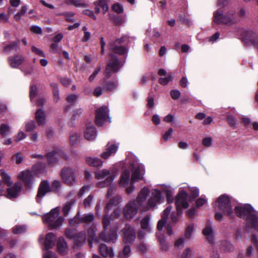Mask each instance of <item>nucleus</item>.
Masks as SVG:
<instances>
[{"label": "nucleus", "instance_id": "obj_34", "mask_svg": "<svg viewBox=\"0 0 258 258\" xmlns=\"http://www.w3.org/2000/svg\"><path fill=\"white\" fill-rule=\"evenodd\" d=\"M150 219V216L147 215L141 220L140 223L141 228L148 232H151L152 229Z\"/></svg>", "mask_w": 258, "mask_h": 258}, {"label": "nucleus", "instance_id": "obj_35", "mask_svg": "<svg viewBox=\"0 0 258 258\" xmlns=\"http://www.w3.org/2000/svg\"><path fill=\"white\" fill-rule=\"evenodd\" d=\"M121 198L120 196H115L107 204L104 212L107 213L108 211L112 209L114 206H117L119 203L121 202Z\"/></svg>", "mask_w": 258, "mask_h": 258}, {"label": "nucleus", "instance_id": "obj_4", "mask_svg": "<svg viewBox=\"0 0 258 258\" xmlns=\"http://www.w3.org/2000/svg\"><path fill=\"white\" fill-rule=\"evenodd\" d=\"M130 165L133 173L131 178V185L126 188L127 194H131L134 192L135 182L136 180L142 179L145 172L144 165L139 162L138 159L135 158L132 161H130Z\"/></svg>", "mask_w": 258, "mask_h": 258}, {"label": "nucleus", "instance_id": "obj_62", "mask_svg": "<svg viewBox=\"0 0 258 258\" xmlns=\"http://www.w3.org/2000/svg\"><path fill=\"white\" fill-rule=\"evenodd\" d=\"M83 14L85 15L90 17L94 20H96V17L94 15V12L92 10H85L84 11Z\"/></svg>", "mask_w": 258, "mask_h": 258}, {"label": "nucleus", "instance_id": "obj_3", "mask_svg": "<svg viewBox=\"0 0 258 258\" xmlns=\"http://www.w3.org/2000/svg\"><path fill=\"white\" fill-rule=\"evenodd\" d=\"M229 0H219L218 2V10L214 15V22L217 24H230L238 21L236 15L232 12H229L226 15L223 16V11L221 10L229 4Z\"/></svg>", "mask_w": 258, "mask_h": 258}, {"label": "nucleus", "instance_id": "obj_29", "mask_svg": "<svg viewBox=\"0 0 258 258\" xmlns=\"http://www.w3.org/2000/svg\"><path fill=\"white\" fill-rule=\"evenodd\" d=\"M161 190L165 193L166 196L167 201L168 203L173 202V189L169 185L162 184L160 186Z\"/></svg>", "mask_w": 258, "mask_h": 258}, {"label": "nucleus", "instance_id": "obj_18", "mask_svg": "<svg viewBox=\"0 0 258 258\" xmlns=\"http://www.w3.org/2000/svg\"><path fill=\"white\" fill-rule=\"evenodd\" d=\"M123 241L125 243H131L136 238V233L135 228L130 224H126L122 230Z\"/></svg>", "mask_w": 258, "mask_h": 258}, {"label": "nucleus", "instance_id": "obj_23", "mask_svg": "<svg viewBox=\"0 0 258 258\" xmlns=\"http://www.w3.org/2000/svg\"><path fill=\"white\" fill-rule=\"evenodd\" d=\"M50 190L49 184L46 181H43L41 182L38 191L37 195L36 200L38 203H40L41 199L45 195V194L49 192Z\"/></svg>", "mask_w": 258, "mask_h": 258}, {"label": "nucleus", "instance_id": "obj_63", "mask_svg": "<svg viewBox=\"0 0 258 258\" xmlns=\"http://www.w3.org/2000/svg\"><path fill=\"white\" fill-rule=\"evenodd\" d=\"M184 239L183 238L178 239L175 243V246L176 248H181L184 246Z\"/></svg>", "mask_w": 258, "mask_h": 258}, {"label": "nucleus", "instance_id": "obj_42", "mask_svg": "<svg viewBox=\"0 0 258 258\" xmlns=\"http://www.w3.org/2000/svg\"><path fill=\"white\" fill-rule=\"evenodd\" d=\"M131 249L129 246L124 247L122 251L119 253L120 258H128L131 255Z\"/></svg>", "mask_w": 258, "mask_h": 258}, {"label": "nucleus", "instance_id": "obj_2", "mask_svg": "<svg viewBox=\"0 0 258 258\" xmlns=\"http://www.w3.org/2000/svg\"><path fill=\"white\" fill-rule=\"evenodd\" d=\"M236 215L247 221V227L258 230V219L256 212L249 205H239L235 208Z\"/></svg>", "mask_w": 258, "mask_h": 258}, {"label": "nucleus", "instance_id": "obj_21", "mask_svg": "<svg viewBox=\"0 0 258 258\" xmlns=\"http://www.w3.org/2000/svg\"><path fill=\"white\" fill-rule=\"evenodd\" d=\"M119 145L118 143L115 141L109 142L106 146L105 150L101 154V157L106 159L112 155L115 154L118 150Z\"/></svg>", "mask_w": 258, "mask_h": 258}, {"label": "nucleus", "instance_id": "obj_56", "mask_svg": "<svg viewBox=\"0 0 258 258\" xmlns=\"http://www.w3.org/2000/svg\"><path fill=\"white\" fill-rule=\"evenodd\" d=\"M32 51L40 57H45V54L43 51L35 46L32 47Z\"/></svg>", "mask_w": 258, "mask_h": 258}, {"label": "nucleus", "instance_id": "obj_49", "mask_svg": "<svg viewBox=\"0 0 258 258\" xmlns=\"http://www.w3.org/2000/svg\"><path fill=\"white\" fill-rule=\"evenodd\" d=\"M117 86V84L115 82H107L104 86V88L107 91H111L115 89Z\"/></svg>", "mask_w": 258, "mask_h": 258}, {"label": "nucleus", "instance_id": "obj_20", "mask_svg": "<svg viewBox=\"0 0 258 258\" xmlns=\"http://www.w3.org/2000/svg\"><path fill=\"white\" fill-rule=\"evenodd\" d=\"M48 163L53 164L56 163L60 158L67 160V155L60 149L56 148L47 154Z\"/></svg>", "mask_w": 258, "mask_h": 258}, {"label": "nucleus", "instance_id": "obj_55", "mask_svg": "<svg viewBox=\"0 0 258 258\" xmlns=\"http://www.w3.org/2000/svg\"><path fill=\"white\" fill-rule=\"evenodd\" d=\"M172 98L174 100L177 99L180 96V92L177 90H172L170 92Z\"/></svg>", "mask_w": 258, "mask_h": 258}, {"label": "nucleus", "instance_id": "obj_54", "mask_svg": "<svg viewBox=\"0 0 258 258\" xmlns=\"http://www.w3.org/2000/svg\"><path fill=\"white\" fill-rule=\"evenodd\" d=\"M37 93V87L35 85H32L30 87V96L32 100L35 96Z\"/></svg>", "mask_w": 258, "mask_h": 258}, {"label": "nucleus", "instance_id": "obj_5", "mask_svg": "<svg viewBox=\"0 0 258 258\" xmlns=\"http://www.w3.org/2000/svg\"><path fill=\"white\" fill-rule=\"evenodd\" d=\"M0 176L3 181L6 183L8 186H11L7 189V194L6 197L10 199H13L17 198L19 195L22 189V184L20 182H16L13 186V181L9 175L6 173L3 170H0Z\"/></svg>", "mask_w": 258, "mask_h": 258}, {"label": "nucleus", "instance_id": "obj_53", "mask_svg": "<svg viewBox=\"0 0 258 258\" xmlns=\"http://www.w3.org/2000/svg\"><path fill=\"white\" fill-rule=\"evenodd\" d=\"M10 15L4 13H0V22L6 23L9 22Z\"/></svg>", "mask_w": 258, "mask_h": 258}, {"label": "nucleus", "instance_id": "obj_60", "mask_svg": "<svg viewBox=\"0 0 258 258\" xmlns=\"http://www.w3.org/2000/svg\"><path fill=\"white\" fill-rule=\"evenodd\" d=\"M77 95L75 94H71L67 97V100L69 103H73L77 100Z\"/></svg>", "mask_w": 258, "mask_h": 258}, {"label": "nucleus", "instance_id": "obj_37", "mask_svg": "<svg viewBox=\"0 0 258 258\" xmlns=\"http://www.w3.org/2000/svg\"><path fill=\"white\" fill-rule=\"evenodd\" d=\"M55 238V235L52 233H49L46 235L44 241V247L46 250L52 248L54 245Z\"/></svg>", "mask_w": 258, "mask_h": 258}, {"label": "nucleus", "instance_id": "obj_30", "mask_svg": "<svg viewBox=\"0 0 258 258\" xmlns=\"http://www.w3.org/2000/svg\"><path fill=\"white\" fill-rule=\"evenodd\" d=\"M99 249L101 254L104 257H112L114 255L112 248L107 246L106 244H101Z\"/></svg>", "mask_w": 258, "mask_h": 258}, {"label": "nucleus", "instance_id": "obj_32", "mask_svg": "<svg viewBox=\"0 0 258 258\" xmlns=\"http://www.w3.org/2000/svg\"><path fill=\"white\" fill-rule=\"evenodd\" d=\"M130 180V172L127 170H124L120 175L119 184L120 186L125 187L127 185Z\"/></svg>", "mask_w": 258, "mask_h": 258}, {"label": "nucleus", "instance_id": "obj_25", "mask_svg": "<svg viewBox=\"0 0 258 258\" xmlns=\"http://www.w3.org/2000/svg\"><path fill=\"white\" fill-rule=\"evenodd\" d=\"M158 74L161 76L159 79V83L162 85H166L169 82L172 81L173 77L170 74H167L166 71L160 69L159 70Z\"/></svg>", "mask_w": 258, "mask_h": 258}, {"label": "nucleus", "instance_id": "obj_28", "mask_svg": "<svg viewBox=\"0 0 258 258\" xmlns=\"http://www.w3.org/2000/svg\"><path fill=\"white\" fill-rule=\"evenodd\" d=\"M108 0H98L95 3V13L98 14L100 12V9L101 8L103 12L105 14L108 10Z\"/></svg>", "mask_w": 258, "mask_h": 258}, {"label": "nucleus", "instance_id": "obj_14", "mask_svg": "<svg viewBox=\"0 0 258 258\" xmlns=\"http://www.w3.org/2000/svg\"><path fill=\"white\" fill-rule=\"evenodd\" d=\"M218 203L219 209L224 214L231 217L233 212L229 198L225 195L221 196L218 199Z\"/></svg>", "mask_w": 258, "mask_h": 258}, {"label": "nucleus", "instance_id": "obj_44", "mask_svg": "<svg viewBox=\"0 0 258 258\" xmlns=\"http://www.w3.org/2000/svg\"><path fill=\"white\" fill-rule=\"evenodd\" d=\"M195 231V227L194 225L192 224L188 225L186 229L185 237L187 239L191 238L193 236Z\"/></svg>", "mask_w": 258, "mask_h": 258}, {"label": "nucleus", "instance_id": "obj_7", "mask_svg": "<svg viewBox=\"0 0 258 258\" xmlns=\"http://www.w3.org/2000/svg\"><path fill=\"white\" fill-rule=\"evenodd\" d=\"M117 174L113 168L103 169L97 171L95 173V178L98 180H102L96 183L98 187L103 188L109 186L113 181Z\"/></svg>", "mask_w": 258, "mask_h": 258}, {"label": "nucleus", "instance_id": "obj_61", "mask_svg": "<svg viewBox=\"0 0 258 258\" xmlns=\"http://www.w3.org/2000/svg\"><path fill=\"white\" fill-rule=\"evenodd\" d=\"M120 216V210L119 209H116L114 210L111 215V219L113 220L116 219H118Z\"/></svg>", "mask_w": 258, "mask_h": 258}, {"label": "nucleus", "instance_id": "obj_27", "mask_svg": "<svg viewBox=\"0 0 258 258\" xmlns=\"http://www.w3.org/2000/svg\"><path fill=\"white\" fill-rule=\"evenodd\" d=\"M149 193L150 190L147 187H145L142 188L137 197L136 203L140 207L142 206L143 203L146 200Z\"/></svg>", "mask_w": 258, "mask_h": 258}, {"label": "nucleus", "instance_id": "obj_24", "mask_svg": "<svg viewBox=\"0 0 258 258\" xmlns=\"http://www.w3.org/2000/svg\"><path fill=\"white\" fill-rule=\"evenodd\" d=\"M10 66L12 68H18L24 61V57L21 55H16L8 58Z\"/></svg>", "mask_w": 258, "mask_h": 258}, {"label": "nucleus", "instance_id": "obj_1", "mask_svg": "<svg viewBox=\"0 0 258 258\" xmlns=\"http://www.w3.org/2000/svg\"><path fill=\"white\" fill-rule=\"evenodd\" d=\"M102 222L104 227V231L100 234L98 238L95 237L96 228L95 227H91V228L88 230V236L90 238L88 240L90 248L93 247V242L99 243L101 241H103L106 242H115L117 239V235L116 231H112L108 236L105 235V231L110 224L109 219L106 215L103 217Z\"/></svg>", "mask_w": 258, "mask_h": 258}, {"label": "nucleus", "instance_id": "obj_51", "mask_svg": "<svg viewBox=\"0 0 258 258\" xmlns=\"http://www.w3.org/2000/svg\"><path fill=\"white\" fill-rule=\"evenodd\" d=\"M192 254V250L189 248H186L180 255L181 258H188L191 256Z\"/></svg>", "mask_w": 258, "mask_h": 258}, {"label": "nucleus", "instance_id": "obj_6", "mask_svg": "<svg viewBox=\"0 0 258 258\" xmlns=\"http://www.w3.org/2000/svg\"><path fill=\"white\" fill-rule=\"evenodd\" d=\"M59 208L52 209L48 213L42 215V219L44 223L50 229L59 228L64 221V218L59 215Z\"/></svg>", "mask_w": 258, "mask_h": 258}, {"label": "nucleus", "instance_id": "obj_12", "mask_svg": "<svg viewBox=\"0 0 258 258\" xmlns=\"http://www.w3.org/2000/svg\"><path fill=\"white\" fill-rule=\"evenodd\" d=\"M140 207L135 201H130L123 209V214L124 217L128 220L135 217L138 213Z\"/></svg>", "mask_w": 258, "mask_h": 258}, {"label": "nucleus", "instance_id": "obj_48", "mask_svg": "<svg viewBox=\"0 0 258 258\" xmlns=\"http://www.w3.org/2000/svg\"><path fill=\"white\" fill-rule=\"evenodd\" d=\"M51 86L53 87V94L54 96V100L57 102L59 100V92L57 86L54 84H51Z\"/></svg>", "mask_w": 258, "mask_h": 258}, {"label": "nucleus", "instance_id": "obj_46", "mask_svg": "<svg viewBox=\"0 0 258 258\" xmlns=\"http://www.w3.org/2000/svg\"><path fill=\"white\" fill-rule=\"evenodd\" d=\"M10 132V127L8 125L3 124L0 126V133L2 136L5 137L8 135Z\"/></svg>", "mask_w": 258, "mask_h": 258}, {"label": "nucleus", "instance_id": "obj_22", "mask_svg": "<svg viewBox=\"0 0 258 258\" xmlns=\"http://www.w3.org/2000/svg\"><path fill=\"white\" fill-rule=\"evenodd\" d=\"M110 55L111 58L106 69V74L108 75V76L111 72H117L122 67V64L116 57L113 56L112 54H110Z\"/></svg>", "mask_w": 258, "mask_h": 258}, {"label": "nucleus", "instance_id": "obj_31", "mask_svg": "<svg viewBox=\"0 0 258 258\" xmlns=\"http://www.w3.org/2000/svg\"><path fill=\"white\" fill-rule=\"evenodd\" d=\"M203 234L206 237L209 243H212L214 242V232L210 223H208L206 227L203 230Z\"/></svg>", "mask_w": 258, "mask_h": 258}, {"label": "nucleus", "instance_id": "obj_26", "mask_svg": "<svg viewBox=\"0 0 258 258\" xmlns=\"http://www.w3.org/2000/svg\"><path fill=\"white\" fill-rule=\"evenodd\" d=\"M84 136L85 139L88 141L94 140L97 136L95 127L91 124H88L84 131Z\"/></svg>", "mask_w": 258, "mask_h": 258}, {"label": "nucleus", "instance_id": "obj_50", "mask_svg": "<svg viewBox=\"0 0 258 258\" xmlns=\"http://www.w3.org/2000/svg\"><path fill=\"white\" fill-rule=\"evenodd\" d=\"M36 126L34 121H30L26 124V131L27 132H32L35 128Z\"/></svg>", "mask_w": 258, "mask_h": 258}, {"label": "nucleus", "instance_id": "obj_57", "mask_svg": "<svg viewBox=\"0 0 258 258\" xmlns=\"http://www.w3.org/2000/svg\"><path fill=\"white\" fill-rule=\"evenodd\" d=\"M90 190V187L88 185H84L83 186L82 188L80 189L78 193V196L80 197H81L83 196V195L86 193L88 192Z\"/></svg>", "mask_w": 258, "mask_h": 258}, {"label": "nucleus", "instance_id": "obj_10", "mask_svg": "<svg viewBox=\"0 0 258 258\" xmlns=\"http://www.w3.org/2000/svg\"><path fill=\"white\" fill-rule=\"evenodd\" d=\"M66 234L68 238L74 240L75 242L74 248L81 246L85 243L86 235L84 231L76 233L75 231L68 229L66 231Z\"/></svg>", "mask_w": 258, "mask_h": 258}, {"label": "nucleus", "instance_id": "obj_59", "mask_svg": "<svg viewBox=\"0 0 258 258\" xmlns=\"http://www.w3.org/2000/svg\"><path fill=\"white\" fill-rule=\"evenodd\" d=\"M26 137V135L25 133L22 131H20L16 136L15 141L16 142H19L21 140L25 139Z\"/></svg>", "mask_w": 258, "mask_h": 258}, {"label": "nucleus", "instance_id": "obj_16", "mask_svg": "<svg viewBox=\"0 0 258 258\" xmlns=\"http://www.w3.org/2000/svg\"><path fill=\"white\" fill-rule=\"evenodd\" d=\"M187 192L181 190L177 196L175 204L176 206L177 214L180 215L182 213V209H186L188 207V204L187 201Z\"/></svg>", "mask_w": 258, "mask_h": 258}, {"label": "nucleus", "instance_id": "obj_8", "mask_svg": "<svg viewBox=\"0 0 258 258\" xmlns=\"http://www.w3.org/2000/svg\"><path fill=\"white\" fill-rule=\"evenodd\" d=\"M126 37H122L115 40H111L108 44V47L111 52L119 55H124L127 52V49L124 46L120 45L125 41Z\"/></svg>", "mask_w": 258, "mask_h": 258}, {"label": "nucleus", "instance_id": "obj_17", "mask_svg": "<svg viewBox=\"0 0 258 258\" xmlns=\"http://www.w3.org/2000/svg\"><path fill=\"white\" fill-rule=\"evenodd\" d=\"M108 112L109 110L106 106L101 107L96 110L95 122L98 125H102L107 119L109 122H111Z\"/></svg>", "mask_w": 258, "mask_h": 258}, {"label": "nucleus", "instance_id": "obj_39", "mask_svg": "<svg viewBox=\"0 0 258 258\" xmlns=\"http://www.w3.org/2000/svg\"><path fill=\"white\" fill-rule=\"evenodd\" d=\"M19 41H13L6 45L3 49L4 52L6 54H9L13 51H16L18 49Z\"/></svg>", "mask_w": 258, "mask_h": 258}, {"label": "nucleus", "instance_id": "obj_58", "mask_svg": "<svg viewBox=\"0 0 258 258\" xmlns=\"http://www.w3.org/2000/svg\"><path fill=\"white\" fill-rule=\"evenodd\" d=\"M70 2L76 7H86V4L82 2V0H70Z\"/></svg>", "mask_w": 258, "mask_h": 258}, {"label": "nucleus", "instance_id": "obj_47", "mask_svg": "<svg viewBox=\"0 0 258 258\" xmlns=\"http://www.w3.org/2000/svg\"><path fill=\"white\" fill-rule=\"evenodd\" d=\"M213 140L212 138L210 137H205L203 139L202 144L203 145L206 147L209 148L212 145Z\"/></svg>", "mask_w": 258, "mask_h": 258}, {"label": "nucleus", "instance_id": "obj_9", "mask_svg": "<svg viewBox=\"0 0 258 258\" xmlns=\"http://www.w3.org/2000/svg\"><path fill=\"white\" fill-rule=\"evenodd\" d=\"M163 200L164 198L160 190L153 189L151 192V196L144 207V210L147 211L155 207L158 204L162 203Z\"/></svg>", "mask_w": 258, "mask_h": 258}, {"label": "nucleus", "instance_id": "obj_11", "mask_svg": "<svg viewBox=\"0 0 258 258\" xmlns=\"http://www.w3.org/2000/svg\"><path fill=\"white\" fill-rule=\"evenodd\" d=\"M94 220V216L92 214H85L81 215L78 211L76 215L69 221L70 224L73 226H77L79 224L85 223L90 224Z\"/></svg>", "mask_w": 258, "mask_h": 258}, {"label": "nucleus", "instance_id": "obj_36", "mask_svg": "<svg viewBox=\"0 0 258 258\" xmlns=\"http://www.w3.org/2000/svg\"><path fill=\"white\" fill-rule=\"evenodd\" d=\"M245 35L243 36V40L247 43V41H249L252 43L254 46L258 49V40H257L256 36L254 34L249 32H245Z\"/></svg>", "mask_w": 258, "mask_h": 258}, {"label": "nucleus", "instance_id": "obj_40", "mask_svg": "<svg viewBox=\"0 0 258 258\" xmlns=\"http://www.w3.org/2000/svg\"><path fill=\"white\" fill-rule=\"evenodd\" d=\"M86 162L90 166L96 167H101L103 164L102 161L96 157H87L86 158Z\"/></svg>", "mask_w": 258, "mask_h": 258}, {"label": "nucleus", "instance_id": "obj_43", "mask_svg": "<svg viewBox=\"0 0 258 258\" xmlns=\"http://www.w3.org/2000/svg\"><path fill=\"white\" fill-rule=\"evenodd\" d=\"M81 136L77 133L72 134L70 137V142L72 146H75L80 140Z\"/></svg>", "mask_w": 258, "mask_h": 258}, {"label": "nucleus", "instance_id": "obj_64", "mask_svg": "<svg viewBox=\"0 0 258 258\" xmlns=\"http://www.w3.org/2000/svg\"><path fill=\"white\" fill-rule=\"evenodd\" d=\"M93 197L91 195H89L84 201V205L87 208L91 205V204L93 201Z\"/></svg>", "mask_w": 258, "mask_h": 258}, {"label": "nucleus", "instance_id": "obj_19", "mask_svg": "<svg viewBox=\"0 0 258 258\" xmlns=\"http://www.w3.org/2000/svg\"><path fill=\"white\" fill-rule=\"evenodd\" d=\"M62 179L69 185H73L76 181V176L73 169L70 167L63 168L61 172Z\"/></svg>", "mask_w": 258, "mask_h": 258}, {"label": "nucleus", "instance_id": "obj_41", "mask_svg": "<svg viewBox=\"0 0 258 258\" xmlns=\"http://www.w3.org/2000/svg\"><path fill=\"white\" fill-rule=\"evenodd\" d=\"M75 203V200L74 199H72L64 204L62 208V212L64 216H67L69 214L72 206Z\"/></svg>", "mask_w": 258, "mask_h": 258}, {"label": "nucleus", "instance_id": "obj_33", "mask_svg": "<svg viewBox=\"0 0 258 258\" xmlns=\"http://www.w3.org/2000/svg\"><path fill=\"white\" fill-rule=\"evenodd\" d=\"M57 249L61 254H65L68 250V247L63 237H60L57 242Z\"/></svg>", "mask_w": 258, "mask_h": 258}, {"label": "nucleus", "instance_id": "obj_13", "mask_svg": "<svg viewBox=\"0 0 258 258\" xmlns=\"http://www.w3.org/2000/svg\"><path fill=\"white\" fill-rule=\"evenodd\" d=\"M169 216L173 222L174 223L177 221L178 217L174 215L171 206L167 207L163 212L161 215V219L158 221L157 224V228L158 230H161L163 229V226L167 221V219Z\"/></svg>", "mask_w": 258, "mask_h": 258}, {"label": "nucleus", "instance_id": "obj_52", "mask_svg": "<svg viewBox=\"0 0 258 258\" xmlns=\"http://www.w3.org/2000/svg\"><path fill=\"white\" fill-rule=\"evenodd\" d=\"M43 258H57V256L53 252L47 250L44 252Z\"/></svg>", "mask_w": 258, "mask_h": 258}, {"label": "nucleus", "instance_id": "obj_38", "mask_svg": "<svg viewBox=\"0 0 258 258\" xmlns=\"http://www.w3.org/2000/svg\"><path fill=\"white\" fill-rule=\"evenodd\" d=\"M35 118L39 125H44L46 121V115L44 111L41 109L36 111Z\"/></svg>", "mask_w": 258, "mask_h": 258}, {"label": "nucleus", "instance_id": "obj_45", "mask_svg": "<svg viewBox=\"0 0 258 258\" xmlns=\"http://www.w3.org/2000/svg\"><path fill=\"white\" fill-rule=\"evenodd\" d=\"M27 228L24 225H16L13 229V232L15 234H22L26 231Z\"/></svg>", "mask_w": 258, "mask_h": 258}, {"label": "nucleus", "instance_id": "obj_15", "mask_svg": "<svg viewBox=\"0 0 258 258\" xmlns=\"http://www.w3.org/2000/svg\"><path fill=\"white\" fill-rule=\"evenodd\" d=\"M17 178L22 181L26 187L31 188L34 180V175L33 171L30 170H24L17 174Z\"/></svg>", "mask_w": 258, "mask_h": 258}]
</instances>
